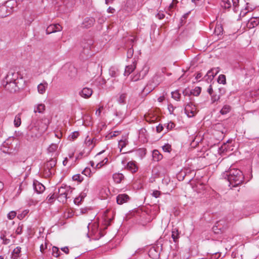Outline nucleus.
<instances>
[{"label": "nucleus", "mask_w": 259, "mask_h": 259, "mask_svg": "<svg viewBox=\"0 0 259 259\" xmlns=\"http://www.w3.org/2000/svg\"><path fill=\"white\" fill-rule=\"evenodd\" d=\"M221 5L225 9H229L231 7V4L229 0H222Z\"/></svg>", "instance_id": "35"}, {"label": "nucleus", "mask_w": 259, "mask_h": 259, "mask_svg": "<svg viewBox=\"0 0 259 259\" xmlns=\"http://www.w3.org/2000/svg\"><path fill=\"white\" fill-rule=\"evenodd\" d=\"M73 189L70 186H67L65 185L64 186H61L58 190L59 196L58 198L60 202L65 203L68 198V195L71 194L72 192Z\"/></svg>", "instance_id": "4"}, {"label": "nucleus", "mask_w": 259, "mask_h": 259, "mask_svg": "<svg viewBox=\"0 0 259 259\" xmlns=\"http://www.w3.org/2000/svg\"><path fill=\"white\" fill-rule=\"evenodd\" d=\"M21 250V248L19 246H18L16 248H15L12 253V258L17 259L20 255Z\"/></svg>", "instance_id": "23"}, {"label": "nucleus", "mask_w": 259, "mask_h": 259, "mask_svg": "<svg viewBox=\"0 0 259 259\" xmlns=\"http://www.w3.org/2000/svg\"><path fill=\"white\" fill-rule=\"evenodd\" d=\"M108 162V158H105L104 159V160L102 161H100V162L98 163L97 164L96 166V167L97 168H100L101 167H102L105 164H106Z\"/></svg>", "instance_id": "45"}, {"label": "nucleus", "mask_w": 259, "mask_h": 259, "mask_svg": "<svg viewBox=\"0 0 259 259\" xmlns=\"http://www.w3.org/2000/svg\"><path fill=\"white\" fill-rule=\"evenodd\" d=\"M183 94L184 96H190L191 95V94H190V91H189V90L186 89L185 90H184L183 92Z\"/></svg>", "instance_id": "63"}, {"label": "nucleus", "mask_w": 259, "mask_h": 259, "mask_svg": "<svg viewBox=\"0 0 259 259\" xmlns=\"http://www.w3.org/2000/svg\"><path fill=\"white\" fill-rule=\"evenodd\" d=\"M220 255V253L219 252H213L211 253L210 259H218Z\"/></svg>", "instance_id": "51"}, {"label": "nucleus", "mask_w": 259, "mask_h": 259, "mask_svg": "<svg viewBox=\"0 0 259 259\" xmlns=\"http://www.w3.org/2000/svg\"><path fill=\"white\" fill-rule=\"evenodd\" d=\"M163 130V127L162 124H159L158 126H156V132L158 133L161 132Z\"/></svg>", "instance_id": "59"}, {"label": "nucleus", "mask_w": 259, "mask_h": 259, "mask_svg": "<svg viewBox=\"0 0 259 259\" xmlns=\"http://www.w3.org/2000/svg\"><path fill=\"white\" fill-rule=\"evenodd\" d=\"M78 136L79 133L78 132H74L71 135V138L73 140L77 138L78 137Z\"/></svg>", "instance_id": "61"}, {"label": "nucleus", "mask_w": 259, "mask_h": 259, "mask_svg": "<svg viewBox=\"0 0 259 259\" xmlns=\"http://www.w3.org/2000/svg\"><path fill=\"white\" fill-rule=\"evenodd\" d=\"M63 6L60 8V11H63L64 13H68L72 10V9L75 5L74 0H64L63 2Z\"/></svg>", "instance_id": "5"}, {"label": "nucleus", "mask_w": 259, "mask_h": 259, "mask_svg": "<svg viewBox=\"0 0 259 259\" xmlns=\"http://www.w3.org/2000/svg\"><path fill=\"white\" fill-rule=\"evenodd\" d=\"M213 232L215 234H220L224 232L221 230H220L219 228L218 227L217 225L215 224V225L212 228Z\"/></svg>", "instance_id": "52"}, {"label": "nucleus", "mask_w": 259, "mask_h": 259, "mask_svg": "<svg viewBox=\"0 0 259 259\" xmlns=\"http://www.w3.org/2000/svg\"><path fill=\"white\" fill-rule=\"evenodd\" d=\"M107 12H108V13H112V14H113V13L115 12V10L114 8H112V7H109L108 8V9H107Z\"/></svg>", "instance_id": "64"}, {"label": "nucleus", "mask_w": 259, "mask_h": 259, "mask_svg": "<svg viewBox=\"0 0 259 259\" xmlns=\"http://www.w3.org/2000/svg\"><path fill=\"white\" fill-rule=\"evenodd\" d=\"M56 196L55 193H53L51 196H48L47 198V200L48 203H52L55 199Z\"/></svg>", "instance_id": "46"}, {"label": "nucleus", "mask_w": 259, "mask_h": 259, "mask_svg": "<svg viewBox=\"0 0 259 259\" xmlns=\"http://www.w3.org/2000/svg\"><path fill=\"white\" fill-rule=\"evenodd\" d=\"M91 170L90 168H85L82 171V174H84L87 177H91Z\"/></svg>", "instance_id": "53"}, {"label": "nucleus", "mask_w": 259, "mask_h": 259, "mask_svg": "<svg viewBox=\"0 0 259 259\" xmlns=\"http://www.w3.org/2000/svg\"><path fill=\"white\" fill-rule=\"evenodd\" d=\"M110 75L112 77H115L119 75V72L118 68L112 66L109 70Z\"/></svg>", "instance_id": "22"}, {"label": "nucleus", "mask_w": 259, "mask_h": 259, "mask_svg": "<svg viewBox=\"0 0 259 259\" xmlns=\"http://www.w3.org/2000/svg\"><path fill=\"white\" fill-rule=\"evenodd\" d=\"M223 28L221 25H217L214 29V33L215 35L219 36L223 34Z\"/></svg>", "instance_id": "30"}, {"label": "nucleus", "mask_w": 259, "mask_h": 259, "mask_svg": "<svg viewBox=\"0 0 259 259\" xmlns=\"http://www.w3.org/2000/svg\"><path fill=\"white\" fill-rule=\"evenodd\" d=\"M73 181L81 182L83 180V178L80 174H76L72 177Z\"/></svg>", "instance_id": "43"}, {"label": "nucleus", "mask_w": 259, "mask_h": 259, "mask_svg": "<svg viewBox=\"0 0 259 259\" xmlns=\"http://www.w3.org/2000/svg\"><path fill=\"white\" fill-rule=\"evenodd\" d=\"M60 251L59 250V248L56 246H53L52 247V255L56 257H58L60 255Z\"/></svg>", "instance_id": "41"}, {"label": "nucleus", "mask_w": 259, "mask_h": 259, "mask_svg": "<svg viewBox=\"0 0 259 259\" xmlns=\"http://www.w3.org/2000/svg\"><path fill=\"white\" fill-rule=\"evenodd\" d=\"M162 149L164 152H170L171 150V145L169 144H166L162 147Z\"/></svg>", "instance_id": "48"}, {"label": "nucleus", "mask_w": 259, "mask_h": 259, "mask_svg": "<svg viewBox=\"0 0 259 259\" xmlns=\"http://www.w3.org/2000/svg\"><path fill=\"white\" fill-rule=\"evenodd\" d=\"M16 215V212L15 211H12L8 214V218L10 220L13 219Z\"/></svg>", "instance_id": "55"}, {"label": "nucleus", "mask_w": 259, "mask_h": 259, "mask_svg": "<svg viewBox=\"0 0 259 259\" xmlns=\"http://www.w3.org/2000/svg\"><path fill=\"white\" fill-rule=\"evenodd\" d=\"M119 145L120 146H121V149H120V150H121L122 148H123L126 146V143L125 141L121 140L119 142Z\"/></svg>", "instance_id": "57"}, {"label": "nucleus", "mask_w": 259, "mask_h": 259, "mask_svg": "<svg viewBox=\"0 0 259 259\" xmlns=\"http://www.w3.org/2000/svg\"><path fill=\"white\" fill-rule=\"evenodd\" d=\"M18 81L15 82H5L3 85L5 87V89L6 90L9 91L10 92H16L19 89V88L18 86Z\"/></svg>", "instance_id": "8"}, {"label": "nucleus", "mask_w": 259, "mask_h": 259, "mask_svg": "<svg viewBox=\"0 0 259 259\" xmlns=\"http://www.w3.org/2000/svg\"><path fill=\"white\" fill-rule=\"evenodd\" d=\"M175 126V124L173 122H169L167 124L166 127L167 130H171Z\"/></svg>", "instance_id": "62"}, {"label": "nucleus", "mask_w": 259, "mask_h": 259, "mask_svg": "<svg viewBox=\"0 0 259 259\" xmlns=\"http://www.w3.org/2000/svg\"><path fill=\"white\" fill-rule=\"evenodd\" d=\"M93 45V42L92 40H91V39L88 40V41L87 42V44H83L82 43V46L83 51L85 52V50H87V52H88L89 50H90L91 49V47H92ZM87 53H88V52H87Z\"/></svg>", "instance_id": "27"}, {"label": "nucleus", "mask_w": 259, "mask_h": 259, "mask_svg": "<svg viewBox=\"0 0 259 259\" xmlns=\"http://www.w3.org/2000/svg\"><path fill=\"white\" fill-rule=\"evenodd\" d=\"M130 200V197L126 194H119L116 197V201L118 204H122Z\"/></svg>", "instance_id": "13"}, {"label": "nucleus", "mask_w": 259, "mask_h": 259, "mask_svg": "<svg viewBox=\"0 0 259 259\" xmlns=\"http://www.w3.org/2000/svg\"><path fill=\"white\" fill-rule=\"evenodd\" d=\"M112 178L116 184H119L124 179V176L121 173H115L113 174Z\"/></svg>", "instance_id": "17"}, {"label": "nucleus", "mask_w": 259, "mask_h": 259, "mask_svg": "<svg viewBox=\"0 0 259 259\" xmlns=\"http://www.w3.org/2000/svg\"><path fill=\"white\" fill-rule=\"evenodd\" d=\"M230 109H231V107L229 105H225L223 106L222 109L221 110L220 113L222 115L226 114L230 111Z\"/></svg>", "instance_id": "36"}, {"label": "nucleus", "mask_w": 259, "mask_h": 259, "mask_svg": "<svg viewBox=\"0 0 259 259\" xmlns=\"http://www.w3.org/2000/svg\"><path fill=\"white\" fill-rule=\"evenodd\" d=\"M55 27V32L58 31H61L62 30V27L58 23L57 24H54Z\"/></svg>", "instance_id": "56"}, {"label": "nucleus", "mask_w": 259, "mask_h": 259, "mask_svg": "<svg viewBox=\"0 0 259 259\" xmlns=\"http://www.w3.org/2000/svg\"><path fill=\"white\" fill-rule=\"evenodd\" d=\"M33 185L35 191L37 193H41L45 190V187L37 181H34Z\"/></svg>", "instance_id": "12"}, {"label": "nucleus", "mask_w": 259, "mask_h": 259, "mask_svg": "<svg viewBox=\"0 0 259 259\" xmlns=\"http://www.w3.org/2000/svg\"><path fill=\"white\" fill-rule=\"evenodd\" d=\"M19 76L18 72L9 71L4 79L3 84H4L5 82L8 83V82L18 81Z\"/></svg>", "instance_id": "6"}, {"label": "nucleus", "mask_w": 259, "mask_h": 259, "mask_svg": "<svg viewBox=\"0 0 259 259\" xmlns=\"http://www.w3.org/2000/svg\"><path fill=\"white\" fill-rule=\"evenodd\" d=\"M55 25L54 24H52L50 25L46 29V33L47 34H51L54 32H55Z\"/></svg>", "instance_id": "38"}, {"label": "nucleus", "mask_w": 259, "mask_h": 259, "mask_svg": "<svg viewBox=\"0 0 259 259\" xmlns=\"http://www.w3.org/2000/svg\"><path fill=\"white\" fill-rule=\"evenodd\" d=\"M192 103L187 104L184 109L185 113L189 117H193L195 115V108L192 107Z\"/></svg>", "instance_id": "11"}, {"label": "nucleus", "mask_w": 259, "mask_h": 259, "mask_svg": "<svg viewBox=\"0 0 259 259\" xmlns=\"http://www.w3.org/2000/svg\"><path fill=\"white\" fill-rule=\"evenodd\" d=\"M48 87V83L45 82L44 83H41L37 86V90L39 93L41 94H43L46 90V88Z\"/></svg>", "instance_id": "26"}, {"label": "nucleus", "mask_w": 259, "mask_h": 259, "mask_svg": "<svg viewBox=\"0 0 259 259\" xmlns=\"http://www.w3.org/2000/svg\"><path fill=\"white\" fill-rule=\"evenodd\" d=\"M136 68V62H134L131 65L127 66L125 68L124 71L125 75H128L131 74Z\"/></svg>", "instance_id": "21"}, {"label": "nucleus", "mask_w": 259, "mask_h": 259, "mask_svg": "<svg viewBox=\"0 0 259 259\" xmlns=\"http://www.w3.org/2000/svg\"><path fill=\"white\" fill-rule=\"evenodd\" d=\"M219 71L220 69L219 67L211 69L207 72V74L204 76L205 80L208 82L209 81H211Z\"/></svg>", "instance_id": "7"}, {"label": "nucleus", "mask_w": 259, "mask_h": 259, "mask_svg": "<svg viewBox=\"0 0 259 259\" xmlns=\"http://www.w3.org/2000/svg\"><path fill=\"white\" fill-rule=\"evenodd\" d=\"M14 125L16 127H19L21 123L20 114H18L14 119Z\"/></svg>", "instance_id": "34"}, {"label": "nucleus", "mask_w": 259, "mask_h": 259, "mask_svg": "<svg viewBox=\"0 0 259 259\" xmlns=\"http://www.w3.org/2000/svg\"><path fill=\"white\" fill-rule=\"evenodd\" d=\"M259 24V18L252 17L251 18L248 22V25L249 28H253Z\"/></svg>", "instance_id": "20"}, {"label": "nucleus", "mask_w": 259, "mask_h": 259, "mask_svg": "<svg viewBox=\"0 0 259 259\" xmlns=\"http://www.w3.org/2000/svg\"><path fill=\"white\" fill-rule=\"evenodd\" d=\"M57 163V159L56 157L50 158L44 163L43 171L44 174L46 177H50L54 174L55 170L54 167Z\"/></svg>", "instance_id": "3"}, {"label": "nucleus", "mask_w": 259, "mask_h": 259, "mask_svg": "<svg viewBox=\"0 0 259 259\" xmlns=\"http://www.w3.org/2000/svg\"><path fill=\"white\" fill-rule=\"evenodd\" d=\"M11 13L10 10L8 9L6 6H2L0 7V17L4 18L9 16Z\"/></svg>", "instance_id": "18"}, {"label": "nucleus", "mask_w": 259, "mask_h": 259, "mask_svg": "<svg viewBox=\"0 0 259 259\" xmlns=\"http://www.w3.org/2000/svg\"><path fill=\"white\" fill-rule=\"evenodd\" d=\"M134 54V49L133 46L129 48L127 51V58H131Z\"/></svg>", "instance_id": "49"}, {"label": "nucleus", "mask_w": 259, "mask_h": 259, "mask_svg": "<svg viewBox=\"0 0 259 259\" xmlns=\"http://www.w3.org/2000/svg\"><path fill=\"white\" fill-rule=\"evenodd\" d=\"M88 191V190L84 189V190L80 194V199L82 200L87 196V193Z\"/></svg>", "instance_id": "60"}, {"label": "nucleus", "mask_w": 259, "mask_h": 259, "mask_svg": "<svg viewBox=\"0 0 259 259\" xmlns=\"http://www.w3.org/2000/svg\"><path fill=\"white\" fill-rule=\"evenodd\" d=\"M95 22V20L93 17L85 18L81 24V27L84 28H89L93 26Z\"/></svg>", "instance_id": "9"}, {"label": "nucleus", "mask_w": 259, "mask_h": 259, "mask_svg": "<svg viewBox=\"0 0 259 259\" xmlns=\"http://www.w3.org/2000/svg\"><path fill=\"white\" fill-rule=\"evenodd\" d=\"M161 194V192L159 191L155 190L152 193V195L155 198H158Z\"/></svg>", "instance_id": "58"}, {"label": "nucleus", "mask_w": 259, "mask_h": 259, "mask_svg": "<svg viewBox=\"0 0 259 259\" xmlns=\"http://www.w3.org/2000/svg\"><path fill=\"white\" fill-rule=\"evenodd\" d=\"M49 123V119L47 118H44L41 119V123L38 127L40 128V131L44 133L47 130Z\"/></svg>", "instance_id": "16"}, {"label": "nucleus", "mask_w": 259, "mask_h": 259, "mask_svg": "<svg viewBox=\"0 0 259 259\" xmlns=\"http://www.w3.org/2000/svg\"><path fill=\"white\" fill-rule=\"evenodd\" d=\"M232 2L234 8V12H237L238 11L237 8H238L239 6V0H232Z\"/></svg>", "instance_id": "47"}, {"label": "nucleus", "mask_w": 259, "mask_h": 259, "mask_svg": "<svg viewBox=\"0 0 259 259\" xmlns=\"http://www.w3.org/2000/svg\"><path fill=\"white\" fill-rule=\"evenodd\" d=\"M43 133L40 131L38 126L36 125L35 123L33 121L28 126V131L27 133V137L28 140H34L36 138H38Z\"/></svg>", "instance_id": "2"}, {"label": "nucleus", "mask_w": 259, "mask_h": 259, "mask_svg": "<svg viewBox=\"0 0 259 259\" xmlns=\"http://www.w3.org/2000/svg\"><path fill=\"white\" fill-rule=\"evenodd\" d=\"M224 177L230 183L232 187H236L242 184L244 181V177L242 171L237 168H230L224 174Z\"/></svg>", "instance_id": "1"}, {"label": "nucleus", "mask_w": 259, "mask_h": 259, "mask_svg": "<svg viewBox=\"0 0 259 259\" xmlns=\"http://www.w3.org/2000/svg\"><path fill=\"white\" fill-rule=\"evenodd\" d=\"M215 224L217 225L218 227L219 228L220 230H221L223 232L227 228V226L224 221H219L217 222Z\"/></svg>", "instance_id": "25"}, {"label": "nucleus", "mask_w": 259, "mask_h": 259, "mask_svg": "<svg viewBox=\"0 0 259 259\" xmlns=\"http://www.w3.org/2000/svg\"><path fill=\"white\" fill-rule=\"evenodd\" d=\"M186 176L185 171H181L177 175V178L179 181H183Z\"/></svg>", "instance_id": "50"}, {"label": "nucleus", "mask_w": 259, "mask_h": 259, "mask_svg": "<svg viewBox=\"0 0 259 259\" xmlns=\"http://www.w3.org/2000/svg\"><path fill=\"white\" fill-rule=\"evenodd\" d=\"M135 6V2L134 0H126L123 10L129 13L132 11Z\"/></svg>", "instance_id": "14"}, {"label": "nucleus", "mask_w": 259, "mask_h": 259, "mask_svg": "<svg viewBox=\"0 0 259 259\" xmlns=\"http://www.w3.org/2000/svg\"><path fill=\"white\" fill-rule=\"evenodd\" d=\"M126 168L132 173H135L138 170V166L133 161L128 162L126 166Z\"/></svg>", "instance_id": "19"}, {"label": "nucleus", "mask_w": 259, "mask_h": 259, "mask_svg": "<svg viewBox=\"0 0 259 259\" xmlns=\"http://www.w3.org/2000/svg\"><path fill=\"white\" fill-rule=\"evenodd\" d=\"M180 233L179 229L177 227H173L171 231V238L175 243H177L180 238Z\"/></svg>", "instance_id": "15"}, {"label": "nucleus", "mask_w": 259, "mask_h": 259, "mask_svg": "<svg viewBox=\"0 0 259 259\" xmlns=\"http://www.w3.org/2000/svg\"><path fill=\"white\" fill-rule=\"evenodd\" d=\"M258 95H259V88L257 90H255L250 92V96L251 97H256Z\"/></svg>", "instance_id": "54"}, {"label": "nucleus", "mask_w": 259, "mask_h": 259, "mask_svg": "<svg viewBox=\"0 0 259 259\" xmlns=\"http://www.w3.org/2000/svg\"><path fill=\"white\" fill-rule=\"evenodd\" d=\"M201 91V88L199 87H196L194 90L190 91V94L195 96H198L200 95Z\"/></svg>", "instance_id": "32"}, {"label": "nucleus", "mask_w": 259, "mask_h": 259, "mask_svg": "<svg viewBox=\"0 0 259 259\" xmlns=\"http://www.w3.org/2000/svg\"><path fill=\"white\" fill-rule=\"evenodd\" d=\"M136 153L138 156L142 158L146 154V149L143 148H139L136 150Z\"/></svg>", "instance_id": "33"}, {"label": "nucleus", "mask_w": 259, "mask_h": 259, "mask_svg": "<svg viewBox=\"0 0 259 259\" xmlns=\"http://www.w3.org/2000/svg\"><path fill=\"white\" fill-rule=\"evenodd\" d=\"M221 97V95L213 94L211 96V100L212 103L218 101Z\"/></svg>", "instance_id": "44"}, {"label": "nucleus", "mask_w": 259, "mask_h": 259, "mask_svg": "<svg viewBox=\"0 0 259 259\" xmlns=\"http://www.w3.org/2000/svg\"><path fill=\"white\" fill-rule=\"evenodd\" d=\"M93 94V90L91 88H84L79 92V94L82 97L88 99L90 98Z\"/></svg>", "instance_id": "10"}, {"label": "nucleus", "mask_w": 259, "mask_h": 259, "mask_svg": "<svg viewBox=\"0 0 259 259\" xmlns=\"http://www.w3.org/2000/svg\"><path fill=\"white\" fill-rule=\"evenodd\" d=\"M17 5L16 2L13 0H10L6 3L5 6L7 7L8 9H10V11L14 8L15 5Z\"/></svg>", "instance_id": "29"}, {"label": "nucleus", "mask_w": 259, "mask_h": 259, "mask_svg": "<svg viewBox=\"0 0 259 259\" xmlns=\"http://www.w3.org/2000/svg\"><path fill=\"white\" fill-rule=\"evenodd\" d=\"M58 145L56 144H52L48 148V151L49 153H53L57 149Z\"/></svg>", "instance_id": "42"}, {"label": "nucleus", "mask_w": 259, "mask_h": 259, "mask_svg": "<svg viewBox=\"0 0 259 259\" xmlns=\"http://www.w3.org/2000/svg\"><path fill=\"white\" fill-rule=\"evenodd\" d=\"M171 97L175 100L179 101L180 100L181 94L179 93L178 91H176L175 92H171Z\"/></svg>", "instance_id": "40"}, {"label": "nucleus", "mask_w": 259, "mask_h": 259, "mask_svg": "<svg viewBox=\"0 0 259 259\" xmlns=\"http://www.w3.org/2000/svg\"><path fill=\"white\" fill-rule=\"evenodd\" d=\"M152 156L153 159L155 161H158L159 160L162 159L163 156L160 153L158 150H154L152 152Z\"/></svg>", "instance_id": "24"}, {"label": "nucleus", "mask_w": 259, "mask_h": 259, "mask_svg": "<svg viewBox=\"0 0 259 259\" xmlns=\"http://www.w3.org/2000/svg\"><path fill=\"white\" fill-rule=\"evenodd\" d=\"M45 110V105L43 104H38L36 108H35L34 109V112L35 113L38 112L39 113H42Z\"/></svg>", "instance_id": "31"}, {"label": "nucleus", "mask_w": 259, "mask_h": 259, "mask_svg": "<svg viewBox=\"0 0 259 259\" xmlns=\"http://www.w3.org/2000/svg\"><path fill=\"white\" fill-rule=\"evenodd\" d=\"M218 82L219 83L225 84L226 83V76L224 74L220 75L218 78Z\"/></svg>", "instance_id": "37"}, {"label": "nucleus", "mask_w": 259, "mask_h": 259, "mask_svg": "<svg viewBox=\"0 0 259 259\" xmlns=\"http://www.w3.org/2000/svg\"><path fill=\"white\" fill-rule=\"evenodd\" d=\"M246 6L245 8V10H242L241 11L240 15H242L243 17L245 16L246 14L249 11H251L252 10V9L251 8H249L248 5H249L248 3H246Z\"/></svg>", "instance_id": "39"}, {"label": "nucleus", "mask_w": 259, "mask_h": 259, "mask_svg": "<svg viewBox=\"0 0 259 259\" xmlns=\"http://www.w3.org/2000/svg\"><path fill=\"white\" fill-rule=\"evenodd\" d=\"M127 95L126 93H122L119 95V98L117 99V101L120 104H125L126 99Z\"/></svg>", "instance_id": "28"}]
</instances>
